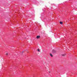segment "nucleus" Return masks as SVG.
<instances>
[{
  "mask_svg": "<svg viewBox=\"0 0 77 77\" xmlns=\"http://www.w3.org/2000/svg\"><path fill=\"white\" fill-rule=\"evenodd\" d=\"M50 55L51 57H53V56L52 55V54H50Z\"/></svg>",
  "mask_w": 77,
  "mask_h": 77,
  "instance_id": "4",
  "label": "nucleus"
},
{
  "mask_svg": "<svg viewBox=\"0 0 77 77\" xmlns=\"http://www.w3.org/2000/svg\"><path fill=\"white\" fill-rule=\"evenodd\" d=\"M40 36L37 35L36 36V38H37V39H39V38H40Z\"/></svg>",
  "mask_w": 77,
  "mask_h": 77,
  "instance_id": "1",
  "label": "nucleus"
},
{
  "mask_svg": "<svg viewBox=\"0 0 77 77\" xmlns=\"http://www.w3.org/2000/svg\"><path fill=\"white\" fill-rule=\"evenodd\" d=\"M60 23L61 24H63V23L62 22H60Z\"/></svg>",
  "mask_w": 77,
  "mask_h": 77,
  "instance_id": "2",
  "label": "nucleus"
},
{
  "mask_svg": "<svg viewBox=\"0 0 77 77\" xmlns=\"http://www.w3.org/2000/svg\"><path fill=\"white\" fill-rule=\"evenodd\" d=\"M62 56H65V54H63L62 55Z\"/></svg>",
  "mask_w": 77,
  "mask_h": 77,
  "instance_id": "5",
  "label": "nucleus"
},
{
  "mask_svg": "<svg viewBox=\"0 0 77 77\" xmlns=\"http://www.w3.org/2000/svg\"><path fill=\"white\" fill-rule=\"evenodd\" d=\"M6 55L7 56H8V53H6Z\"/></svg>",
  "mask_w": 77,
  "mask_h": 77,
  "instance_id": "7",
  "label": "nucleus"
},
{
  "mask_svg": "<svg viewBox=\"0 0 77 77\" xmlns=\"http://www.w3.org/2000/svg\"><path fill=\"white\" fill-rule=\"evenodd\" d=\"M55 52H56V51H55V50H53V53H55Z\"/></svg>",
  "mask_w": 77,
  "mask_h": 77,
  "instance_id": "3",
  "label": "nucleus"
},
{
  "mask_svg": "<svg viewBox=\"0 0 77 77\" xmlns=\"http://www.w3.org/2000/svg\"><path fill=\"white\" fill-rule=\"evenodd\" d=\"M38 51H40L39 50V49H38Z\"/></svg>",
  "mask_w": 77,
  "mask_h": 77,
  "instance_id": "6",
  "label": "nucleus"
}]
</instances>
